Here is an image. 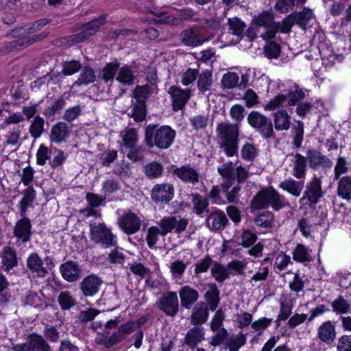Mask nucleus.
I'll return each instance as SVG.
<instances>
[{
    "label": "nucleus",
    "mask_w": 351,
    "mask_h": 351,
    "mask_svg": "<svg viewBox=\"0 0 351 351\" xmlns=\"http://www.w3.org/2000/svg\"><path fill=\"white\" fill-rule=\"evenodd\" d=\"M147 321L148 317L145 315L141 316L135 320H128L119 326L112 334L108 332L103 333L101 340L98 343L103 344L106 348H111L124 341L129 335L136 331L133 335L135 339L134 346L136 349H138L142 345L144 335L141 327Z\"/></svg>",
    "instance_id": "1"
},
{
    "label": "nucleus",
    "mask_w": 351,
    "mask_h": 351,
    "mask_svg": "<svg viewBox=\"0 0 351 351\" xmlns=\"http://www.w3.org/2000/svg\"><path fill=\"white\" fill-rule=\"evenodd\" d=\"M176 132L169 125L150 123L145 128L144 143L149 149H167L173 145Z\"/></svg>",
    "instance_id": "2"
},
{
    "label": "nucleus",
    "mask_w": 351,
    "mask_h": 351,
    "mask_svg": "<svg viewBox=\"0 0 351 351\" xmlns=\"http://www.w3.org/2000/svg\"><path fill=\"white\" fill-rule=\"evenodd\" d=\"M217 136L219 139V147L222 149L228 157L238 154L239 149V126L226 122L217 123L216 128Z\"/></svg>",
    "instance_id": "3"
},
{
    "label": "nucleus",
    "mask_w": 351,
    "mask_h": 351,
    "mask_svg": "<svg viewBox=\"0 0 351 351\" xmlns=\"http://www.w3.org/2000/svg\"><path fill=\"white\" fill-rule=\"evenodd\" d=\"M269 206L274 210H279L289 206V203L283 195L273 188L261 190L250 201L252 211L267 208Z\"/></svg>",
    "instance_id": "4"
},
{
    "label": "nucleus",
    "mask_w": 351,
    "mask_h": 351,
    "mask_svg": "<svg viewBox=\"0 0 351 351\" xmlns=\"http://www.w3.org/2000/svg\"><path fill=\"white\" fill-rule=\"evenodd\" d=\"M305 97V93L298 84H295L286 93L278 94L264 107L266 110H274L279 106H294L298 104Z\"/></svg>",
    "instance_id": "5"
},
{
    "label": "nucleus",
    "mask_w": 351,
    "mask_h": 351,
    "mask_svg": "<svg viewBox=\"0 0 351 351\" xmlns=\"http://www.w3.org/2000/svg\"><path fill=\"white\" fill-rule=\"evenodd\" d=\"M90 239L95 243L99 244L103 248L116 247L117 240L110 228L104 223H90Z\"/></svg>",
    "instance_id": "6"
},
{
    "label": "nucleus",
    "mask_w": 351,
    "mask_h": 351,
    "mask_svg": "<svg viewBox=\"0 0 351 351\" xmlns=\"http://www.w3.org/2000/svg\"><path fill=\"white\" fill-rule=\"evenodd\" d=\"M249 125L266 140L275 138L271 119L258 111H252L247 116Z\"/></svg>",
    "instance_id": "7"
},
{
    "label": "nucleus",
    "mask_w": 351,
    "mask_h": 351,
    "mask_svg": "<svg viewBox=\"0 0 351 351\" xmlns=\"http://www.w3.org/2000/svg\"><path fill=\"white\" fill-rule=\"evenodd\" d=\"M106 14H101L95 18L82 26V30L75 34L68 36L66 40L70 45L82 43L95 35L99 28L106 23Z\"/></svg>",
    "instance_id": "8"
},
{
    "label": "nucleus",
    "mask_w": 351,
    "mask_h": 351,
    "mask_svg": "<svg viewBox=\"0 0 351 351\" xmlns=\"http://www.w3.org/2000/svg\"><path fill=\"white\" fill-rule=\"evenodd\" d=\"M180 37L185 46L192 47L201 45L210 39V37H206L204 35V28L197 25L183 30L180 33Z\"/></svg>",
    "instance_id": "9"
},
{
    "label": "nucleus",
    "mask_w": 351,
    "mask_h": 351,
    "mask_svg": "<svg viewBox=\"0 0 351 351\" xmlns=\"http://www.w3.org/2000/svg\"><path fill=\"white\" fill-rule=\"evenodd\" d=\"M188 223V219L181 217L178 218L176 216L164 217L158 222V228L162 236L167 235L173 230L176 233L180 234L186 230Z\"/></svg>",
    "instance_id": "10"
},
{
    "label": "nucleus",
    "mask_w": 351,
    "mask_h": 351,
    "mask_svg": "<svg viewBox=\"0 0 351 351\" xmlns=\"http://www.w3.org/2000/svg\"><path fill=\"white\" fill-rule=\"evenodd\" d=\"M323 195L321 180L314 177L311 182L306 184V190L300 199V202L313 206L319 202Z\"/></svg>",
    "instance_id": "11"
},
{
    "label": "nucleus",
    "mask_w": 351,
    "mask_h": 351,
    "mask_svg": "<svg viewBox=\"0 0 351 351\" xmlns=\"http://www.w3.org/2000/svg\"><path fill=\"white\" fill-rule=\"evenodd\" d=\"M175 189L173 184L161 183L155 184L151 191V199L155 204H169L174 197Z\"/></svg>",
    "instance_id": "12"
},
{
    "label": "nucleus",
    "mask_w": 351,
    "mask_h": 351,
    "mask_svg": "<svg viewBox=\"0 0 351 351\" xmlns=\"http://www.w3.org/2000/svg\"><path fill=\"white\" fill-rule=\"evenodd\" d=\"M252 21L257 25L258 28L264 27L266 29L265 33L261 35L264 40L274 38L276 34L277 25L274 21V16L271 13L264 11L258 16L254 17Z\"/></svg>",
    "instance_id": "13"
},
{
    "label": "nucleus",
    "mask_w": 351,
    "mask_h": 351,
    "mask_svg": "<svg viewBox=\"0 0 351 351\" xmlns=\"http://www.w3.org/2000/svg\"><path fill=\"white\" fill-rule=\"evenodd\" d=\"M15 351H50L51 348L45 339L38 335L29 336L26 343L14 346Z\"/></svg>",
    "instance_id": "14"
},
{
    "label": "nucleus",
    "mask_w": 351,
    "mask_h": 351,
    "mask_svg": "<svg viewBox=\"0 0 351 351\" xmlns=\"http://www.w3.org/2000/svg\"><path fill=\"white\" fill-rule=\"evenodd\" d=\"M306 158L309 167L313 170L330 169L332 160L317 149H310L306 152Z\"/></svg>",
    "instance_id": "15"
},
{
    "label": "nucleus",
    "mask_w": 351,
    "mask_h": 351,
    "mask_svg": "<svg viewBox=\"0 0 351 351\" xmlns=\"http://www.w3.org/2000/svg\"><path fill=\"white\" fill-rule=\"evenodd\" d=\"M172 173L184 183L195 185L199 182V172L189 164L180 167H173Z\"/></svg>",
    "instance_id": "16"
},
{
    "label": "nucleus",
    "mask_w": 351,
    "mask_h": 351,
    "mask_svg": "<svg viewBox=\"0 0 351 351\" xmlns=\"http://www.w3.org/2000/svg\"><path fill=\"white\" fill-rule=\"evenodd\" d=\"M118 225L124 233L130 235L140 230L141 222L140 218L135 213L128 212L119 218Z\"/></svg>",
    "instance_id": "17"
},
{
    "label": "nucleus",
    "mask_w": 351,
    "mask_h": 351,
    "mask_svg": "<svg viewBox=\"0 0 351 351\" xmlns=\"http://www.w3.org/2000/svg\"><path fill=\"white\" fill-rule=\"evenodd\" d=\"M168 93L171 95L174 111L182 110L191 98L190 89L184 90L176 86H171Z\"/></svg>",
    "instance_id": "18"
},
{
    "label": "nucleus",
    "mask_w": 351,
    "mask_h": 351,
    "mask_svg": "<svg viewBox=\"0 0 351 351\" xmlns=\"http://www.w3.org/2000/svg\"><path fill=\"white\" fill-rule=\"evenodd\" d=\"M103 282L101 277L92 274L83 278L80 282V288L83 295L92 297L99 292Z\"/></svg>",
    "instance_id": "19"
},
{
    "label": "nucleus",
    "mask_w": 351,
    "mask_h": 351,
    "mask_svg": "<svg viewBox=\"0 0 351 351\" xmlns=\"http://www.w3.org/2000/svg\"><path fill=\"white\" fill-rule=\"evenodd\" d=\"M206 216V224L210 230L218 231L223 230L229 223L225 213L217 208L210 210V213Z\"/></svg>",
    "instance_id": "20"
},
{
    "label": "nucleus",
    "mask_w": 351,
    "mask_h": 351,
    "mask_svg": "<svg viewBox=\"0 0 351 351\" xmlns=\"http://www.w3.org/2000/svg\"><path fill=\"white\" fill-rule=\"evenodd\" d=\"M14 228V235L23 243L30 241L32 234V226L30 219L26 215L21 216Z\"/></svg>",
    "instance_id": "21"
},
{
    "label": "nucleus",
    "mask_w": 351,
    "mask_h": 351,
    "mask_svg": "<svg viewBox=\"0 0 351 351\" xmlns=\"http://www.w3.org/2000/svg\"><path fill=\"white\" fill-rule=\"evenodd\" d=\"M60 270L63 278L71 282L76 281L80 278L81 273L79 265L72 261H68L62 264Z\"/></svg>",
    "instance_id": "22"
},
{
    "label": "nucleus",
    "mask_w": 351,
    "mask_h": 351,
    "mask_svg": "<svg viewBox=\"0 0 351 351\" xmlns=\"http://www.w3.org/2000/svg\"><path fill=\"white\" fill-rule=\"evenodd\" d=\"M204 339V331L202 326H194L186 332L183 343L193 350L199 343Z\"/></svg>",
    "instance_id": "23"
},
{
    "label": "nucleus",
    "mask_w": 351,
    "mask_h": 351,
    "mask_svg": "<svg viewBox=\"0 0 351 351\" xmlns=\"http://www.w3.org/2000/svg\"><path fill=\"white\" fill-rule=\"evenodd\" d=\"M179 295L181 307H191L199 298L198 291L189 285H185L180 288Z\"/></svg>",
    "instance_id": "24"
},
{
    "label": "nucleus",
    "mask_w": 351,
    "mask_h": 351,
    "mask_svg": "<svg viewBox=\"0 0 351 351\" xmlns=\"http://www.w3.org/2000/svg\"><path fill=\"white\" fill-rule=\"evenodd\" d=\"M69 134V127L64 122H58L54 125L51 130L50 140L51 142L59 144L66 141Z\"/></svg>",
    "instance_id": "25"
},
{
    "label": "nucleus",
    "mask_w": 351,
    "mask_h": 351,
    "mask_svg": "<svg viewBox=\"0 0 351 351\" xmlns=\"http://www.w3.org/2000/svg\"><path fill=\"white\" fill-rule=\"evenodd\" d=\"M27 267L38 276L43 277L48 274V270L43 266V261L36 252L32 253L27 259Z\"/></svg>",
    "instance_id": "26"
},
{
    "label": "nucleus",
    "mask_w": 351,
    "mask_h": 351,
    "mask_svg": "<svg viewBox=\"0 0 351 351\" xmlns=\"http://www.w3.org/2000/svg\"><path fill=\"white\" fill-rule=\"evenodd\" d=\"M208 289L204 295V299L208 307H217L219 303L220 291L215 283L208 284L207 285ZM200 307H203L205 303L202 302L199 304Z\"/></svg>",
    "instance_id": "27"
},
{
    "label": "nucleus",
    "mask_w": 351,
    "mask_h": 351,
    "mask_svg": "<svg viewBox=\"0 0 351 351\" xmlns=\"http://www.w3.org/2000/svg\"><path fill=\"white\" fill-rule=\"evenodd\" d=\"M136 76L132 71V66L124 64L119 66L116 80L124 86H132L134 84Z\"/></svg>",
    "instance_id": "28"
},
{
    "label": "nucleus",
    "mask_w": 351,
    "mask_h": 351,
    "mask_svg": "<svg viewBox=\"0 0 351 351\" xmlns=\"http://www.w3.org/2000/svg\"><path fill=\"white\" fill-rule=\"evenodd\" d=\"M120 63L117 60L107 63L98 74L99 79L104 80L105 82L113 81L116 79V75L118 73Z\"/></svg>",
    "instance_id": "29"
},
{
    "label": "nucleus",
    "mask_w": 351,
    "mask_h": 351,
    "mask_svg": "<svg viewBox=\"0 0 351 351\" xmlns=\"http://www.w3.org/2000/svg\"><path fill=\"white\" fill-rule=\"evenodd\" d=\"M335 327L330 321L323 323L318 328V337L327 344L331 343L335 339Z\"/></svg>",
    "instance_id": "30"
},
{
    "label": "nucleus",
    "mask_w": 351,
    "mask_h": 351,
    "mask_svg": "<svg viewBox=\"0 0 351 351\" xmlns=\"http://www.w3.org/2000/svg\"><path fill=\"white\" fill-rule=\"evenodd\" d=\"M2 263L6 271H9L18 265L16 252L13 247L10 246L4 247Z\"/></svg>",
    "instance_id": "31"
},
{
    "label": "nucleus",
    "mask_w": 351,
    "mask_h": 351,
    "mask_svg": "<svg viewBox=\"0 0 351 351\" xmlns=\"http://www.w3.org/2000/svg\"><path fill=\"white\" fill-rule=\"evenodd\" d=\"M191 196L193 197V210L197 215L204 217L205 213L206 215L210 213L207 199L203 197L199 193H192Z\"/></svg>",
    "instance_id": "32"
},
{
    "label": "nucleus",
    "mask_w": 351,
    "mask_h": 351,
    "mask_svg": "<svg viewBox=\"0 0 351 351\" xmlns=\"http://www.w3.org/2000/svg\"><path fill=\"white\" fill-rule=\"evenodd\" d=\"M35 198L36 192L32 186H29L24 191L23 197L19 203L21 216L26 215L28 207L32 206Z\"/></svg>",
    "instance_id": "33"
},
{
    "label": "nucleus",
    "mask_w": 351,
    "mask_h": 351,
    "mask_svg": "<svg viewBox=\"0 0 351 351\" xmlns=\"http://www.w3.org/2000/svg\"><path fill=\"white\" fill-rule=\"evenodd\" d=\"M293 175L298 179L303 178L306 175L307 160L300 154L294 155Z\"/></svg>",
    "instance_id": "34"
},
{
    "label": "nucleus",
    "mask_w": 351,
    "mask_h": 351,
    "mask_svg": "<svg viewBox=\"0 0 351 351\" xmlns=\"http://www.w3.org/2000/svg\"><path fill=\"white\" fill-rule=\"evenodd\" d=\"M311 250L304 245L298 243L293 250V259L297 262L305 263L313 261Z\"/></svg>",
    "instance_id": "35"
},
{
    "label": "nucleus",
    "mask_w": 351,
    "mask_h": 351,
    "mask_svg": "<svg viewBox=\"0 0 351 351\" xmlns=\"http://www.w3.org/2000/svg\"><path fill=\"white\" fill-rule=\"evenodd\" d=\"M279 186L292 195L298 197L303 189L304 183L293 179H289L280 182Z\"/></svg>",
    "instance_id": "36"
},
{
    "label": "nucleus",
    "mask_w": 351,
    "mask_h": 351,
    "mask_svg": "<svg viewBox=\"0 0 351 351\" xmlns=\"http://www.w3.org/2000/svg\"><path fill=\"white\" fill-rule=\"evenodd\" d=\"M291 117L285 110H281L274 114V127L276 130H287L290 127Z\"/></svg>",
    "instance_id": "37"
},
{
    "label": "nucleus",
    "mask_w": 351,
    "mask_h": 351,
    "mask_svg": "<svg viewBox=\"0 0 351 351\" xmlns=\"http://www.w3.org/2000/svg\"><path fill=\"white\" fill-rule=\"evenodd\" d=\"M337 194L346 200L351 199V177L344 176L339 178Z\"/></svg>",
    "instance_id": "38"
},
{
    "label": "nucleus",
    "mask_w": 351,
    "mask_h": 351,
    "mask_svg": "<svg viewBox=\"0 0 351 351\" xmlns=\"http://www.w3.org/2000/svg\"><path fill=\"white\" fill-rule=\"evenodd\" d=\"M143 172L148 178L156 179L162 176L164 168L160 162L152 161L144 167Z\"/></svg>",
    "instance_id": "39"
},
{
    "label": "nucleus",
    "mask_w": 351,
    "mask_h": 351,
    "mask_svg": "<svg viewBox=\"0 0 351 351\" xmlns=\"http://www.w3.org/2000/svg\"><path fill=\"white\" fill-rule=\"evenodd\" d=\"M213 84L212 72L209 70L203 71L197 80V88L202 93L210 90Z\"/></svg>",
    "instance_id": "40"
},
{
    "label": "nucleus",
    "mask_w": 351,
    "mask_h": 351,
    "mask_svg": "<svg viewBox=\"0 0 351 351\" xmlns=\"http://www.w3.org/2000/svg\"><path fill=\"white\" fill-rule=\"evenodd\" d=\"M246 343V337L242 333L239 332L237 335L228 336L226 341V347L229 348V351H239V350Z\"/></svg>",
    "instance_id": "41"
},
{
    "label": "nucleus",
    "mask_w": 351,
    "mask_h": 351,
    "mask_svg": "<svg viewBox=\"0 0 351 351\" xmlns=\"http://www.w3.org/2000/svg\"><path fill=\"white\" fill-rule=\"evenodd\" d=\"M128 114L134 118L136 122L143 121L146 117L145 101L143 100L136 101V103L133 104L131 112L128 113Z\"/></svg>",
    "instance_id": "42"
},
{
    "label": "nucleus",
    "mask_w": 351,
    "mask_h": 351,
    "mask_svg": "<svg viewBox=\"0 0 351 351\" xmlns=\"http://www.w3.org/2000/svg\"><path fill=\"white\" fill-rule=\"evenodd\" d=\"M254 221L258 227L271 228L274 221V215L271 212L264 211L257 215Z\"/></svg>",
    "instance_id": "43"
},
{
    "label": "nucleus",
    "mask_w": 351,
    "mask_h": 351,
    "mask_svg": "<svg viewBox=\"0 0 351 351\" xmlns=\"http://www.w3.org/2000/svg\"><path fill=\"white\" fill-rule=\"evenodd\" d=\"M95 78L94 69L90 66H84L74 84L77 86L87 85L93 82Z\"/></svg>",
    "instance_id": "44"
},
{
    "label": "nucleus",
    "mask_w": 351,
    "mask_h": 351,
    "mask_svg": "<svg viewBox=\"0 0 351 351\" xmlns=\"http://www.w3.org/2000/svg\"><path fill=\"white\" fill-rule=\"evenodd\" d=\"M123 146L126 149L136 145L138 140L137 130L135 128H125L122 132Z\"/></svg>",
    "instance_id": "45"
},
{
    "label": "nucleus",
    "mask_w": 351,
    "mask_h": 351,
    "mask_svg": "<svg viewBox=\"0 0 351 351\" xmlns=\"http://www.w3.org/2000/svg\"><path fill=\"white\" fill-rule=\"evenodd\" d=\"M208 317V308H193L191 315V324L198 326V325L205 323Z\"/></svg>",
    "instance_id": "46"
},
{
    "label": "nucleus",
    "mask_w": 351,
    "mask_h": 351,
    "mask_svg": "<svg viewBox=\"0 0 351 351\" xmlns=\"http://www.w3.org/2000/svg\"><path fill=\"white\" fill-rule=\"evenodd\" d=\"M239 75L234 72L225 73L221 80V86L223 90L232 89L239 84Z\"/></svg>",
    "instance_id": "47"
},
{
    "label": "nucleus",
    "mask_w": 351,
    "mask_h": 351,
    "mask_svg": "<svg viewBox=\"0 0 351 351\" xmlns=\"http://www.w3.org/2000/svg\"><path fill=\"white\" fill-rule=\"evenodd\" d=\"M23 129V125H17L8 131V134L5 136V143L10 146H19V139L21 135V132Z\"/></svg>",
    "instance_id": "48"
},
{
    "label": "nucleus",
    "mask_w": 351,
    "mask_h": 351,
    "mask_svg": "<svg viewBox=\"0 0 351 351\" xmlns=\"http://www.w3.org/2000/svg\"><path fill=\"white\" fill-rule=\"evenodd\" d=\"M291 15L293 16L295 24L302 26L309 22L313 16V13L311 10L304 8L302 11L291 13Z\"/></svg>",
    "instance_id": "49"
},
{
    "label": "nucleus",
    "mask_w": 351,
    "mask_h": 351,
    "mask_svg": "<svg viewBox=\"0 0 351 351\" xmlns=\"http://www.w3.org/2000/svg\"><path fill=\"white\" fill-rule=\"evenodd\" d=\"M121 189L120 182L118 180L110 178L105 180L102 184L101 192L106 197L107 196L117 193Z\"/></svg>",
    "instance_id": "50"
},
{
    "label": "nucleus",
    "mask_w": 351,
    "mask_h": 351,
    "mask_svg": "<svg viewBox=\"0 0 351 351\" xmlns=\"http://www.w3.org/2000/svg\"><path fill=\"white\" fill-rule=\"evenodd\" d=\"M293 130V146L295 149H299L302 146L304 136V124L302 121H298L296 125L292 128Z\"/></svg>",
    "instance_id": "51"
},
{
    "label": "nucleus",
    "mask_w": 351,
    "mask_h": 351,
    "mask_svg": "<svg viewBox=\"0 0 351 351\" xmlns=\"http://www.w3.org/2000/svg\"><path fill=\"white\" fill-rule=\"evenodd\" d=\"M44 119L39 115L36 116L29 127L31 136L34 138L40 137L44 131Z\"/></svg>",
    "instance_id": "52"
},
{
    "label": "nucleus",
    "mask_w": 351,
    "mask_h": 351,
    "mask_svg": "<svg viewBox=\"0 0 351 351\" xmlns=\"http://www.w3.org/2000/svg\"><path fill=\"white\" fill-rule=\"evenodd\" d=\"M49 35V32L43 31L39 34H34L32 36L26 35L21 38L23 49H25L36 43L40 42L45 40Z\"/></svg>",
    "instance_id": "53"
},
{
    "label": "nucleus",
    "mask_w": 351,
    "mask_h": 351,
    "mask_svg": "<svg viewBox=\"0 0 351 351\" xmlns=\"http://www.w3.org/2000/svg\"><path fill=\"white\" fill-rule=\"evenodd\" d=\"M162 307H179L177 293L169 291L162 295L160 299Z\"/></svg>",
    "instance_id": "54"
},
{
    "label": "nucleus",
    "mask_w": 351,
    "mask_h": 351,
    "mask_svg": "<svg viewBox=\"0 0 351 351\" xmlns=\"http://www.w3.org/2000/svg\"><path fill=\"white\" fill-rule=\"evenodd\" d=\"M178 19L183 21H197L198 12L191 8H184L178 11Z\"/></svg>",
    "instance_id": "55"
},
{
    "label": "nucleus",
    "mask_w": 351,
    "mask_h": 351,
    "mask_svg": "<svg viewBox=\"0 0 351 351\" xmlns=\"http://www.w3.org/2000/svg\"><path fill=\"white\" fill-rule=\"evenodd\" d=\"M24 49L22 45L21 38L14 40L3 43L0 47V56L9 53L15 50Z\"/></svg>",
    "instance_id": "56"
},
{
    "label": "nucleus",
    "mask_w": 351,
    "mask_h": 351,
    "mask_svg": "<svg viewBox=\"0 0 351 351\" xmlns=\"http://www.w3.org/2000/svg\"><path fill=\"white\" fill-rule=\"evenodd\" d=\"M241 155L246 161H253L258 155V149L251 143H245L241 148Z\"/></svg>",
    "instance_id": "57"
},
{
    "label": "nucleus",
    "mask_w": 351,
    "mask_h": 351,
    "mask_svg": "<svg viewBox=\"0 0 351 351\" xmlns=\"http://www.w3.org/2000/svg\"><path fill=\"white\" fill-rule=\"evenodd\" d=\"M228 22L232 33L237 36L243 37V30L245 27L244 22L238 17L230 18Z\"/></svg>",
    "instance_id": "58"
},
{
    "label": "nucleus",
    "mask_w": 351,
    "mask_h": 351,
    "mask_svg": "<svg viewBox=\"0 0 351 351\" xmlns=\"http://www.w3.org/2000/svg\"><path fill=\"white\" fill-rule=\"evenodd\" d=\"M62 73L64 75H71L78 72L81 69L82 64L79 61L73 60L71 61L62 62Z\"/></svg>",
    "instance_id": "59"
},
{
    "label": "nucleus",
    "mask_w": 351,
    "mask_h": 351,
    "mask_svg": "<svg viewBox=\"0 0 351 351\" xmlns=\"http://www.w3.org/2000/svg\"><path fill=\"white\" fill-rule=\"evenodd\" d=\"M211 274L214 278L219 282H223L225 280L229 278L230 273L221 265L215 263L214 267L211 269Z\"/></svg>",
    "instance_id": "60"
},
{
    "label": "nucleus",
    "mask_w": 351,
    "mask_h": 351,
    "mask_svg": "<svg viewBox=\"0 0 351 351\" xmlns=\"http://www.w3.org/2000/svg\"><path fill=\"white\" fill-rule=\"evenodd\" d=\"M280 45L274 41H269L264 47V53L269 59L277 58L280 53Z\"/></svg>",
    "instance_id": "61"
},
{
    "label": "nucleus",
    "mask_w": 351,
    "mask_h": 351,
    "mask_svg": "<svg viewBox=\"0 0 351 351\" xmlns=\"http://www.w3.org/2000/svg\"><path fill=\"white\" fill-rule=\"evenodd\" d=\"M65 104V99L60 97L56 99L51 106L46 108L43 112V114L47 117H53L56 112L60 111Z\"/></svg>",
    "instance_id": "62"
},
{
    "label": "nucleus",
    "mask_w": 351,
    "mask_h": 351,
    "mask_svg": "<svg viewBox=\"0 0 351 351\" xmlns=\"http://www.w3.org/2000/svg\"><path fill=\"white\" fill-rule=\"evenodd\" d=\"M217 172L223 179L235 180L233 162L230 161L217 167Z\"/></svg>",
    "instance_id": "63"
},
{
    "label": "nucleus",
    "mask_w": 351,
    "mask_h": 351,
    "mask_svg": "<svg viewBox=\"0 0 351 351\" xmlns=\"http://www.w3.org/2000/svg\"><path fill=\"white\" fill-rule=\"evenodd\" d=\"M128 152L127 153V157L130 160L136 162L143 159L145 149L142 145L137 146L135 145L132 147H128Z\"/></svg>",
    "instance_id": "64"
}]
</instances>
